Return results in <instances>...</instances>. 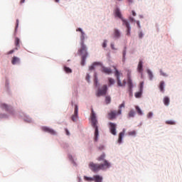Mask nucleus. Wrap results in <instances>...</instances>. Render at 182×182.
Instances as JSON below:
<instances>
[{
	"label": "nucleus",
	"mask_w": 182,
	"mask_h": 182,
	"mask_svg": "<svg viewBox=\"0 0 182 182\" xmlns=\"http://www.w3.org/2000/svg\"><path fill=\"white\" fill-rule=\"evenodd\" d=\"M76 32H80V48H78L77 54L81 58L80 65L82 66H86V60L89 58V48L87 46L85 43L86 39H87V34L85 33L83 28L78 27L76 28Z\"/></svg>",
	"instance_id": "f257e3e1"
},
{
	"label": "nucleus",
	"mask_w": 182,
	"mask_h": 182,
	"mask_svg": "<svg viewBox=\"0 0 182 182\" xmlns=\"http://www.w3.org/2000/svg\"><path fill=\"white\" fill-rule=\"evenodd\" d=\"M114 16L116 19H120L122 22V26L126 28V35L127 36H132V26L130 25V22H135L137 21L134 17L129 16L128 19L124 18L123 16V14H122V10L119 6H115V9L113 11Z\"/></svg>",
	"instance_id": "f03ea898"
},
{
	"label": "nucleus",
	"mask_w": 182,
	"mask_h": 182,
	"mask_svg": "<svg viewBox=\"0 0 182 182\" xmlns=\"http://www.w3.org/2000/svg\"><path fill=\"white\" fill-rule=\"evenodd\" d=\"M92 116H91V127L94 129V143H97L99 141V137L100 136V132H99V120H97V115L93 108H92Z\"/></svg>",
	"instance_id": "7ed1b4c3"
},
{
	"label": "nucleus",
	"mask_w": 182,
	"mask_h": 182,
	"mask_svg": "<svg viewBox=\"0 0 182 182\" xmlns=\"http://www.w3.org/2000/svg\"><path fill=\"white\" fill-rule=\"evenodd\" d=\"M127 76L128 79L127 92L129 97H133V89H134V84L133 83V80L132 79V74L130 71L127 72Z\"/></svg>",
	"instance_id": "20e7f679"
},
{
	"label": "nucleus",
	"mask_w": 182,
	"mask_h": 182,
	"mask_svg": "<svg viewBox=\"0 0 182 182\" xmlns=\"http://www.w3.org/2000/svg\"><path fill=\"white\" fill-rule=\"evenodd\" d=\"M105 164H95L94 162H90L89 168H90L91 171H92V173H99L100 170H105L107 168L106 166H105Z\"/></svg>",
	"instance_id": "39448f33"
},
{
	"label": "nucleus",
	"mask_w": 182,
	"mask_h": 182,
	"mask_svg": "<svg viewBox=\"0 0 182 182\" xmlns=\"http://www.w3.org/2000/svg\"><path fill=\"white\" fill-rule=\"evenodd\" d=\"M0 109L4 110L6 113H9V114H11V116H15V109L11 105L3 102L0 104Z\"/></svg>",
	"instance_id": "423d86ee"
},
{
	"label": "nucleus",
	"mask_w": 182,
	"mask_h": 182,
	"mask_svg": "<svg viewBox=\"0 0 182 182\" xmlns=\"http://www.w3.org/2000/svg\"><path fill=\"white\" fill-rule=\"evenodd\" d=\"M109 92V87L107 85H104L101 87H100L95 92L97 97H101V96H106Z\"/></svg>",
	"instance_id": "0eeeda50"
},
{
	"label": "nucleus",
	"mask_w": 182,
	"mask_h": 182,
	"mask_svg": "<svg viewBox=\"0 0 182 182\" xmlns=\"http://www.w3.org/2000/svg\"><path fill=\"white\" fill-rule=\"evenodd\" d=\"M97 161H103L101 164H105L106 168H110L112 167V163L106 159V153L102 152V154L97 159Z\"/></svg>",
	"instance_id": "6e6552de"
},
{
	"label": "nucleus",
	"mask_w": 182,
	"mask_h": 182,
	"mask_svg": "<svg viewBox=\"0 0 182 182\" xmlns=\"http://www.w3.org/2000/svg\"><path fill=\"white\" fill-rule=\"evenodd\" d=\"M107 126L109 127V133L112 134V136H117V124L109 122Z\"/></svg>",
	"instance_id": "1a4fd4ad"
},
{
	"label": "nucleus",
	"mask_w": 182,
	"mask_h": 182,
	"mask_svg": "<svg viewBox=\"0 0 182 182\" xmlns=\"http://www.w3.org/2000/svg\"><path fill=\"white\" fill-rule=\"evenodd\" d=\"M144 90V81H141L139 85V91L134 93L136 99H141L143 96V91Z\"/></svg>",
	"instance_id": "9d476101"
},
{
	"label": "nucleus",
	"mask_w": 182,
	"mask_h": 182,
	"mask_svg": "<svg viewBox=\"0 0 182 182\" xmlns=\"http://www.w3.org/2000/svg\"><path fill=\"white\" fill-rule=\"evenodd\" d=\"M19 117L25 122V123H28V124L31 123H34L33 119L28 114L25 112H20Z\"/></svg>",
	"instance_id": "9b49d317"
},
{
	"label": "nucleus",
	"mask_w": 182,
	"mask_h": 182,
	"mask_svg": "<svg viewBox=\"0 0 182 182\" xmlns=\"http://www.w3.org/2000/svg\"><path fill=\"white\" fill-rule=\"evenodd\" d=\"M41 129L44 133H48V134H50L51 136H56L57 134L56 131L53 129V128H51L50 127L42 126L41 127Z\"/></svg>",
	"instance_id": "f8f14e48"
},
{
	"label": "nucleus",
	"mask_w": 182,
	"mask_h": 182,
	"mask_svg": "<svg viewBox=\"0 0 182 182\" xmlns=\"http://www.w3.org/2000/svg\"><path fill=\"white\" fill-rule=\"evenodd\" d=\"M122 114V110L116 111L112 110L108 114V117L109 120H114V119H117V116H120Z\"/></svg>",
	"instance_id": "ddd939ff"
},
{
	"label": "nucleus",
	"mask_w": 182,
	"mask_h": 182,
	"mask_svg": "<svg viewBox=\"0 0 182 182\" xmlns=\"http://www.w3.org/2000/svg\"><path fill=\"white\" fill-rule=\"evenodd\" d=\"M122 31L119 28H114V31L112 33V39H114V41H117L122 38Z\"/></svg>",
	"instance_id": "4468645a"
},
{
	"label": "nucleus",
	"mask_w": 182,
	"mask_h": 182,
	"mask_svg": "<svg viewBox=\"0 0 182 182\" xmlns=\"http://www.w3.org/2000/svg\"><path fill=\"white\" fill-rule=\"evenodd\" d=\"M124 134H126V129L123 128L122 131L119 133L118 139L117 141V144L120 146L124 143Z\"/></svg>",
	"instance_id": "2eb2a0df"
},
{
	"label": "nucleus",
	"mask_w": 182,
	"mask_h": 182,
	"mask_svg": "<svg viewBox=\"0 0 182 182\" xmlns=\"http://www.w3.org/2000/svg\"><path fill=\"white\" fill-rule=\"evenodd\" d=\"M76 119H79V106L75 105L74 114L71 116V120L73 122H76Z\"/></svg>",
	"instance_id": "dca6fc26"
},
{
	"label": "nucleus",
	"mask_w": 182,
	"mask_h": 182,
	"mask_svg": "<svg viewBox=\"0 0 182 182\" xmlns=\"http://www.w3.org/2000/svg\"><path fill=\"white\" fill-rule=\"evenodd\" d=\"M96 66H103V63L100 61H95L93 62L89 67L88 70L92 72V70H96Z\"/></svg>",
	"instance_id": "f3484780"
},
{
	"label": "nucleus",
	"mask_w": 182,
	"mask_h": 182,
	"mask_svg": "<svg viewBox=\"0 0 182 182\" xmlns=\"http://www.w3.org/2000/svg\"><path fill=\"white\" fill-rule=\"evenodd\" d=\"M101 72L102 73H105V75H112L113 74V70H112V68H109V67H106L103 65L102 63V65H101Z\"/></svg>",
	"instance_id": "a211bd4d"
},
{
	"label": "nucleus",
	"mask_w": 182,
	"mask_h": 182,
	"mask_svg": "<svg viewBox=\"0 0 182 182\" xmlns=\"http://www.w3.org/2000/svg\"><path fill=\"white\" fill-rule=\"evenodd\" d=\"M94 86L97 89L100 87V82H99V77H97V72L95 71L94 73Z\"/></svg>",
	"instance_id": "6ab92c4d"
},
{
	"label": "nucleus",
	"mask_w": 182,
	"mask_h": 182,
	"mask_svg": "<svg viewBox=\"0 0 182 182\" xmlns=\"http://www.w3.org/2000/svg\"><path fill=\"white\" fill-rule=\"evenodd\" d=\"M158 87L161 93H164L166 92V81H160Z\"/></svg>",
	"instance_id": "aec40b11"
},
{
	"label": "nucleus",
	"mask_w": 182,
	"mask_h": 182,
	"mask_svg": "<svg viewBox=\"0 0 182 182\" xmlns=\"http://www.w3.org/2000/svg\"><path fill=\"white\" fill-rule=\"evenodd\" d=\"M11 64L14 65L21 64V58H19V57H17V56L14 55L11 58Z\"/></svg>",
	"instance_id": "412c9836"
},
{
	"label": "nucleus",
	"mask_w": 182,
	"mask_h": 182,
	"mask_svg": "<svg viewBox=\"0 0 182 182\" xmlns=\"http://www.w3.org/2000/svg\"><path fill=\"white\" fill-rule=\"evenodd\" d=\"M68 160L70 161V164H73L74 167H77V163H76V161H75V158H73V156L70 154L68 155Z\"/></svg>",
	"instance_id": "4be33fe9"
},
{
	"label": "nucleus",
	"mask_w": 182,
	"mask_h": 182,
	"mask_svg": "<svg viewBox=\"0 0 182 182\" xmlns=\"http://www.w3.org/2000/svg\"><path fill=\"white\" fill-rule=\"evenodd\" d=\"M114 75L117 79H120L122 75H123L116 66H114Z\"/></svg>",
	"instance_id": "5701e85b"
},
{
	"label": "nucleus",
	"mask_w": 182,
	"mask_h": 182,
	"mask_svg": "<svg viewBox=\"0 0 182 182\" xmlns=\"http://www.w3.org/2000/svg\"><path fill=\"white\" fill-rule=\"evenodd\" d=\"M94 182H103V176L100 174H95L94 175Z\"/></svg>",
	"instance_id": "b1692460"
},
{
	"label": "nucleus",
	"mask_w": 182,
	"mask_h": 182,
	"mask_svg": "<svg viewBox=\"0 0 182 182\" xmlns=\"http://www.w3.org/2000/svg\"><path fill=\"white\" fill-rule=\"evenodd\" d=\"M63 70L67 75H70V73H72L73 72V70H72V68H70V67H68L66 65H64L63 66Z\"/></svg>",
	"instance_id": "393cba45"
},
{
	"label": "nucleus",
	"mask_w": 182,
	"mask_h": 182,
	"mask_svg": "<svg viewBox=\"0 0 182 182\" xmlns=\"http://www.w3.org/2000/svg\"><path fill=\"white\" fill-rule=\"evenodd\" d=\"M127 54V46H124L122 50V63L126 62V55Z\"/></svg>",
	"instance_id": "a878e982"
},
{
	"label": "nucleus",
	"mask_w": 182,
	"mask_h": 182,
	"mask_svg": "<svg viewBox=\"0 0 182 182\" xmlns=\"http://www.w3.org/2000/svg\"><path fill=\"white\" fill-rule=\"evenodd\" d=\"M135 110L136 111V113L139 116H144V112H143V109H141L140 106H135Z\"/></svg>",
	"instance_id": "bb28decb"
},
{
	"label": "nucleus",
	"mask_w": 182,
	"mask_h": 182,
	"mask_svg": "<svg viewBox=\"0 0 182 182\" xmlns=\"http://www.w3.org/2000/svg\"><path fill=\"white\" fill-rule=\"evenodd\" d=\"M163 103H164V106H166V107L170 106V97L165 96L163 98Z\"/></svg>",
	"instance_id": "cd10ccee"
},
{
	"label": "nucleus",
	"mask_w": 182,
	"mask_h": 182,
	"mask_svg": "<svg viewBox=\"0 0 182 182\" xmlns=\"http://www.w3.org/2000/svg\"><path fill=\"white\" fill-rule=\"evenodd\" d=\"M136 117V111L134 109H131L128 114H127V119H132Z\"/></svg>",
	"instance_id": "c85d7f7f"
},
{
	"label": "nucleus",
	"mask_w": 182,
	"mask_h": 182,
	"mask_svg": "<svg viewBox=\"0 0 182 182\" xmlns=\"http://www.w3.org/2000/svg\"><path fill=\"white\" fill-rule=\"evenodd\" d=\"M146 73L149 75V80H153V79H154V74H153V71H151L150 68L146 69Z\"/></svg>",
	"instance_id": "c756f323"
},
{
	"label": "nucleus",
	"mask_w": 182,
	"mask_h": 182,
	"mask_svg": "<svg viewBox=\"0 0 182 182\" xmlns=\"http://www.w3.org/2000/svg\"><path fill=\"white\" fill-rule=\"evenodd\" d=\"M9 119V114L5 112H0V120Z\"/></svg>",
	"instance_id": "7c9ffc66"
},
{
	"label": "nucleus",
	"mask_w": 182,
	"mask_h": 182,
	"mask_svg": "<svg viewBox=\"0 0 182 182\" xmlns=\"http://www.w3.org/2000/svg\"><path fill=\"white\" fill-rule=\"evenodd\" d=\"M19 28V19L16 20V26L14 29V36H16V33L18 32V28Z\"/></svg>",
	"instance_id": "2f4dec72"
},
{
	"label": "nucleus",
	"mask_w": 182,
	"mask_h": 182,
	"mask_svg": "<svg viewBox=\"0 0 182 182\" xmlns=\"http://www.w3.org/2000/svg\"><path fill=\"white\" fill-rule=\"evenodd\" d=\"M14 45L17 48H21V38H19V37H16L15 38Z\"/></svg>",
	"instance_id": "473e14b6"
},
{
	"label": "nucleus",
	"mask_w": 182,
	"mask_h": 182,
	"mask_svg": "<svg viewBox=\"0 0 182 182\" xmlns=\"http://www.w3.org/2000/svg\"><path fill=\"white\" fill-rule=\"evenodd\" d=\"M83 178L85 181L92 182L94 180V175L92 176H84Z\"/></svg>",
	"instance_id": "72a5a7b5"
},
{
	"label": "nucleus",
	"mask_w": 182,
	"mask_h": 182,
	"mask_svg": "<svg viewBox=\"0 0 182 182\" xmlns=\"http://www.w3.org/2000/svg\"><path fill=\"white\" fill-rule=\"evenodd\" d=\"M105 96L106 105H110V103H112V97H110V95H105Z\"/></svg>",
	"instance_id": "f704fd0d"
},
{
	"label": "nucleus",
	"mask_w": 182,
	"mask_h": 182,
	"mask_svg": "<svg viewBox=\"0 0 182 182\" xmlns=\"http://www.w3.org/2000/svg\"><path fill=\"white\" fill-rule=\"evenodd\" d=\"M108 83H109V86H113V85H114L116 83V80H114L112 77H109Z\"/></svg>",
	"instance_id": "c9c22d12"
},
{
	"label": "nucleus",
	"mask_w": 182,
	"mask_h": 182,
	"mask_svg": "<svg viewBox=\"0 0 182 182\" xmlns=\"http://www.w3.org/2000/svg\"><path fill=\"white\" fill-rule=\"evenodd\" d=\"M5 87H6V92H11V88L9 87V80L8 79L6 80Z\"/></svg>",
	"instance_id": "e433bc0d"
},
{
	"label": "nucleus",
	"mask_w": 182,
	"mask_h": 182,
	"mask_svg": "<svg viewBox=\"0 0 182 182\" xmlns=\"http://www.w3.org/2000/svg\"><path fill=\"white\" fill-rule=\"evenodd\" d=\"M90 77H91L90 73H87L85 76V80L88 83H92V81L90 80Z\"/></svg>",
	"instance_id": "4c0bfd02"
},
{
	"label": "nucleus",
	"mask_w": 182,
	"mask_h": 182,
	"mask_svg": "<svg viewBox=\"0 0 182 182\" xmlns=\"http://www.w3.org/2000/svg\"><path fill=\"white\" fill-rule=\"evenodd\" d=\"M154 116V113L151 111L148 112V114H146V117L149 120H151V119H153Z\"/></svg>",
	"instance_id": "58836bf2"
},
{
	"label": "nucleus",
	"mask_w": 182,
	"mask_h": 182,
	"mask_svg": "<svg viewBox=\"0 0 182 182\" xmlns=\"http://www.w3.org/2000/svg\"><path fill=\"white\" fill-rule=\"evenodd\" d=\"M117 85L118 87H123V82H122V80H120V78H117Z\"/></svg>",
	"instance_id": "ea45409f"
},
{
	"label": "nucleus",
	"mask_w": 182,
	"mask_h": 182,
	"mask_svg": "<svg viewBox=\"0 0 182 182\" xmlns=\"http://www.w3.org/2000/svg\"><path fill=\"white\" fill-rule=\"evenodd\" d=\"M166 124H171V125H174L176 124V121L173 120V119H168V120H166L165 122Z\"/></svg>",
	"instance_id": "a19ab883"
},
{
	"label": "nucleus",
	"mask_w": 182,
	"mask_h": 182,
	"mask_svg": "<svg viewBox=\"0 0 182 182\" xmlns=\"http://www.w3.org/2000/svg\"><path fill=\"white\" fill-rule=\"evenodd\" d=\"M129 136H132L133 137H136L137 136V132L136 131H131L128 132Z\"/></svg>",
	"instance_id": "79ce46f5"
},
{
	"label": "nucleus",
	"mask_w": 182,
	"mask_h": 182,
	"mask_svg": "<svg viewBox=\"0 0 182 182\" xmlns=\"http://www.w3.org/2000/svg\"><path fill=\"white\" fill-rule=\"evenodd\" d=\"M138 37L139 39H142L143 38H144V33L143 32V31H140L138 32Z\"/></svg>",
	"instance_id": "37998d69"
},
{
	"label": "nucleus",
	"mask_w": 182,
	"mask_h": 182,
	"mask_svg": "<svg viewBox=\"0 0 182 182\" xmlns=\"http://www.w3.org/2000/svg\"><path fill=\"white\" fill-rule=\"evenodd\" d=\"M136 70H137V73H139L141 72H144V67L137 65Z\"/></svg>",
	"instance_id": "c03bdc74"
},
{
	"label": "nucleus",
	"mask_w": 182,
	"mask_h": 182,
	"mask_svg": "<svg viewBox=\"0 0 182 182\" xmlns=\"http://www.w3.org/2000/svg\"><path fill=\"white\" fill-rule=\"evenodd\" d=\"M137 66H141V67L144 68V63L143 62V58H139V61L138 63Z\"/></svg>",
	"instance_id": "a18cd8bd"
},
{
	"label": "nucleus",
	"mask_w": 182,
	"mask_h": 182,
	"mask_svg": "<svg viewBox=\"0 0 182 182\" xmlns=\"http://www.w3.org/2000/svg\"><path fill=\"white\" fill-rule=\"evenodd\" d=\"M102 48L105 49L107 48V40L105 39L102 43Z\"/></svg>",
	"instance_id": "49530a36"
},
{
	"label": "nucleus",
	"mask_w": 182,
	"mask_h": 182,
	"mask_svg": "<svg viewBox=\"0 0 182 182\" xmlns=\"http://www.w3.org/2000/svg\"><path fill=\"white\" fill-rule=\"evenodd\" d=\"M159 73H160L161 76H164V77H168V75H167V73L163 72L162 70H159Z\"/></svg>",
	"instance_id": "de8ad7c7"
},
{
	"label": "nucleus",
	"mask_w": 182,
	"mask_h": 182,
	"mask_svg": "<svg viewBox=\"0 0 182 182\" xmlns=\"http://www.w3.org/2000/svg\"><path fill=\"white\" fill-rule=\"evenodd\" d=\"M61 147H63V149H68V147H69V144L66 142H63L61 144Z\"/></svg>",
	"instance_id": "09e8293b"
},
{
	"label": "nucleus",
	"mask_w": 182,
	"mask_h": 182,
	"mask_svg": "<svg viewBox=\"0 0 182 182\" xmlns=\"http://www.w3.org/2000/svg\"><path fill=\"white\" fill-rule=\"evenodd\" d=\"M135 23H136L137 28H139V29H141V25L140 24V21L136 20Z\"/></svg>",
	"instance_id": "8fccbe9b"
},
{
	"label": "nucleus",
	"mask_w": 182,
	"mask_h": 182,
	"mask_svg": "<svg viewBox=\"0 0 182 182\" xmlns=\"http://www.w3.org/2000/svg\"><path fill=\"white\" fill-rule=\"evenodd\" d=\"M124 106H125V102H124V101H123V102L119 105V110H122V107H124Z\"/></svg>",
	"instance_id": "3c124183"
},
{
	"label": "nucleus",
	"mask_w": 182,
	"mask_h": 182,
	"mask_svg": "<svg viewBox=\"0 0 182 182\" xmlns=\"http://www.w3.org/2000/svg\"><path fill=\"white\" fill-rule=\"evenodd\" d=\"M12 53H15V50H9V51H8L6 53V55H12Z\"/></svg>",
	"instance_id": "603ef678"
},
{
	"label": "nucleus",
	"mask_w": 182,
	"mask_h": 182,
	"mask_svg": "<svg viewBox=\"0 0 182 182\" xmlns=\"http://www.w3.org/2000/svg\"><path fill=\"white\" fill-rule=\"evenodd\" d=\"M65 132L66 136H69L70 134V132L69 131V129L68 128H65Z\"/></svg>",
	"instance_id": "864d4df0"
},
{
	"label": "nucleus",
	"mask_w": 182,
	"mask_h": 182,
	"mask_svg": "<svg viewBox=\"0 0 182 182\" xmlns=\"http://www.w3.org/2000/svg\"><path fill=\"white\" fill-rule=\"evenodd\" d=\"M98 150H100V151L105 150V145L103 144L100 145L98 147Z\"/></svg>",
	"instance_id": "5fc2aeb1"
},
{
	"label": "nucleus",
	"mask_w": 182,
	"mask_h": 182,
	"mask_svg": "<svg viewBox=\"0 0 182 182\" xmlns=\"http://www.w3.org/2000/svg\"><path fill=\"white\" fill-rule=\"evenodd\" d=\"M77 182H83V181L82 180V177H80V175H77Z\"/></svg>",
	"instance_id": "6e6d98bb"
},
{
	"label": "nucleus",
	"mask_w": 182,
	"mask_h": 182,
	"mask_svg": "<svg viewBox=\"0 0 182 182\" xmlns=\"http://www.w3.org/2000/svg\"><path fill=\"white\" fill-rule=\"evenodd\" d=\"M110 46H111V49H112V50H117V48H116L114 47V43H111Z\"/></svg>",
	"instance_id": "4d7b16f0"
},
{
	"label": "nucleus",
	"mask_w": 182,
	"mask_h": 182,
	"mask_svg": "<svg viewBox=\"0 0 182 182\" xmlns=\"http://www.w3.org/2000/svg\"><path fill=\"white\" fill-rule=\"evenodd\" d=\"M111 58H112V55L110 54V52H108L107 53V58L108 59V60H110Z\"/></svg>",
	"instance_id": "13d9d810"
},
{
	"label": "nucleus",
	"mask_w": 182,
	"mask_h": 182,
	"mask_svg": "<svg viewBox=\"0 0 182 182\" xmlns=\"http://www.w3.org/2000/svg\"><path fill=\"white\" fill-rule=\"evenodd\" d=\"M131 14H132V16H137V13H136V11H134V10H132Z\"/></svg>",
	"instance_id": "bf43d9fd"
},
{
	"label": "nucleus",
	"mask_w": 182,
	"mask_h": 182,
	"mask_svg": "<svg viewBox=\"0 0 182 182\" xmlns=\"http://www.w3.org/2000/svg\"><path fill=\"white\" fill-rule=\"evenodd\" d=\"M127 85V81H126V80H124L122 82V87H126Z\"/></svg>",
	"instance_id": "052dcab7"
},
{
	"label": "nucleus",
	"mask_w": 182,
	"mask_h": 182,
	"mask_svg": "<svg viewBox=\"0 0 182 182\" xmlns=\"http://www.w3.org/2000/svg\"><path fill=\"white\" fill-rule=\"evenodd\" d=\"M141 75V79H144V74L143 72L139 73Z\"/></svg>",
	"instance_id": "680f3d73"
},
{
	"label": "nucleus",
	"mask_w": 182,
	"mask_h": 182,
	"mask_svg": "<svg viewBox=\"0 0 182 182\" xmlns=\"http://www.w3.org/2000/svg\"><path fill=\"white\" fill-rule=\"evenodd\" d=\"M127 2L129 3V5H132L134 2V0H127Z\"/></svg>",
	"instance_id": "e2e57ef3"
},
{
	"label": "nucleus",
	"mask_w": 182,
	"mask_h": 182,
	"mask_svg": "<svg viewBox=\"0 0 182 182\" xmlns=\"http://www.w3.org/2000/svg\"><path fill=\"white\" fill-rule=\"evenodd\" d=\"M75 105H76V104H75V102H74V100H71V106H74V107H75Z\"/></svg>",
	"instance_id": "0e129e2a"
},
{
	"label": "nucleus",
	"mask_w": 182,
	"mask_h": 182,
	"mask_svg": "<svg viewBox=\"0 0 182 182\" xmlns=\"http://www.w3.org/2000/svg\"><path fill=\"white\" fill-rule=\"evenodd\" d=\"M18 48L19 47L16 46L14 48H13V50H14V52L18 50Z\"/></svg>",
	"instance_id": "69168bd1"
},
{
	"label": "nucleus",
	"mask_w": 182,
	"mask_h": 182,
	"mask_svg": "<svg viewBox=\"0 0 182 182\" xmlns=\"http://www.w3.org/2000/svg\"><path fill=\"white\" fill-rule=\"evenodd\" d=\"M25 1H26V0H21V1H20V4H25Z\"/></svg>",
	"instance_id": "338daca9"
},
{
	"label": "nucleus",
	"mask_w": 182,
	"mask_h": 182,
	"mask_svg": "<svg viewBox=\"0 0 182 182\" xmlns=\"http://www.w3.org/2000/svg\"><path fill=\"white\" fill-rule=\"evenodd\" d=\"M139 16L140 19H143V18H144V16H143L141 14H140Z\"/></svg>",
	"instance_id": "774afa93"
}]
</instances>
